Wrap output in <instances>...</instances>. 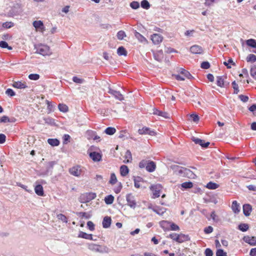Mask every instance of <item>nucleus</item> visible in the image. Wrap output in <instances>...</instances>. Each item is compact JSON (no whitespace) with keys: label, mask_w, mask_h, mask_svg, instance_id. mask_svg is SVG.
<instances>
[{"label":"nucleus","mask_w":256,"mask_h":256,"mask_svg":"<svg viewBox=\"0 0 256 256\" xmlns=\"http://www.w3.org/2000/svg\"><path fill=\"white\" fill-rule=\"evenodd\" d=\"M34 49L36 53L40 54L44 56H50L52 54L50 47L46 45L38 44L34 46Z\"/></svg>","instance_id":"obj_1"},{"label":"nucleus","mask_w":256,"mask_h":256,"mask_svg":"<svg viewBox=\"0 0 256 256\" xmlns=\"http://www.w3.org/2000/svg\"><path fill=\"white\" fill-rule=\"evenodd\" d=\"M172 168H180L178 170V174L182 176L187 177L190 178H196V175L190 169L183 167L180 168L178 166H173Z\"/></svg>","instance_id":"obj_2"},{"label":"nucleus","mask_w":256,"mask_h":256,"mask_svg":"<svg viewBox=\"0 0 256 256\" xmlns=\"http://www.w3.org/2000/svg\"><path fill=\"white\" fill-rule=\"evenodd\" d=\"M22 12V8L21 4H14L8 12V16L10 17H14L20 15Z\"/></svg>","instance_id":"obj_3"},{"label":"nucleus","mask_w":256,"mask_h":256,"mask_svg":"<svg viewBox=\"0 0 256 256\" xmlns=\"http://www.w3.org/2000/svg\"><path fill=\"white\" fill-rule=\"evenodd\" d=\"M96 197V194L94 192H87L82 194L79 198L81 203H86L94 199Z\"/></svg>","instance_id":"obj_4"},{"label":"nucleus","mask_w":256,"mask_h":256,"mask_svg":"<svg viewBox=\"0 0 256 256\" xmlns=\"http://www.w3.org/2000/svg\"><path fill=\"white\" fill-rule=\"evenodd\" d=\"M150 189L152 191V198H155L160 196V192L162 189V186L160 184L152 185Z\"/></svg>","instance_id":"obj_5"},{"label":"nucleus","mask_w":256,"mask_h":256,"mask_svg":"<svg viewBox=\"0 0 256 256\" xmlns=\"http://www.w3.org/2000/svg\"><path fill=\"white\" fill-rule=\"evenodd\" d=\"M126 200L128 202V204L132 208H134L136 206V201L135 198L131 194H128L126 196Z\"/></svg>","instance_id":"obj_6"},{"label":"nucleus","mask_w":256,"mask_h":256,"mask_svg":"<svg viewBox=\"0 0 256 256\" xmlns=\"http://www.w3.org/2000/svg\"><path fill=\"white\" fill-rule=\"evenodd\" d=\"M33 26L36 30L43 32L45 30L43 22L41 20H35L32 23Z\"/></svg>","instance_id":"obj_7"},{"label":"nucleus","mask_w":256,"mask_h":256,"mask_svg":"<svg viewBox=\"0 0 256 256\" xmlns=\"http://www.w3.org/2000/svg\"><path fill=\"white\" fill-rule=\"evenodd\" d=\"M192 140L196 144H199L202 147L204 148H207L209 146V144H210L209 142H204V140H201L200 138H196V137H194V136L192 138Z\"/></svg>","instance_id":"obj_8"},{"label":"nucleus","mask_w":256,"mask_h":256,"mask_svg":"<svg viewBox=\"0 0 256 256\" xmlns=\"http://www.w3.org/2000/svg\"><path fill=\"white\" fill-rule=\"evenodd\" d=\"M151 40L154 44H158L162 42L163 37L159 34H154L151 36Z\"/></svg>","instance_id":"obj_9"},{"label":"nucleus","mask_w":256,"mask_h":256,"mask_svg":"<svg viewBox=\"0 0 256 256\" xmlns=\"http://www.w3.org/2000/svg\"><path fill=\"white\" fill-rule=\"evenodd\" d=\"M70 173L76 176H79L81 174V170L78 166H74L69 170Z\"/></svg>","instance_id":"obj_10"},{"label":"nucleus","mask_w":256,"mask_h":256,"mask_svg":"<svg viewBox=\"0 0 256 256\" xmlns=\"http://www.w3.org/2000/svg\"><path fill=\"white\" fill-rule=\"evenodd\" d=\"M243 240L251 246H256V238L254 236H244Z\"/></svg>","instance_id":"obj_11"},{"label":"nucleus","mask_w":256,"mask_h":256,"mask_svg":"<svg viewBox=\"0 0 256 256\" xmlns=\"http://www.w3.org/2000/svg\"><path fill=\"white\" fill-rule=\"evenodd\" d=\"M191 52L194 54H201L203 52L202 48L198 45H194L190 47Z\"/></svg>","instance_id":"obj_12"},{"label":"nucleus","mask_w":256,"mask_h":256,"mask_svg":"<svg viewBox=\"0 0 256 256\" xmlns=\"http://www.w3.org/2000/svg\"><path fill=\"white\" fill-rule=\"evenodd\" d=\"M138 133L140 134H148L150 136H154L156 134L154 131L150 130L149 128L146 127H144L142 129H140L138 130Z\"/></svg>","instance_id":"obj_13"},{"label":"nucleus","mask_w":256,"mask_h":256,"mask_svg":"<svg viewBox=\"0 0 256 256\" xmlns=\"http://www.w3.org/2000/svg\"><path fill=\"white\" fill-rule=\"evenodd\" d=\"M108 92L113 95L116 98L120 100H124V97L120 92L114 90L110 88Z\"/></svg>","instance_id":"obj_14"},{"label":"nucleus","mask_w":256,"mask_h":256,"mask_svg":"<svg viewBox=\"0 0 256 256\" xmlns=\"http://www.w3.org/2000/svg\"><path fill=\"white\" fill-rule=\"evenodd\" d=\"M90 158L94 162H99L102 159V155L97 152H92L90 154Z\"/></svg>","instance_id":"obj_15"},{"label":"nucleus","mask_w":256,"mask_h":256,"mask_svg":"<svg viewBox=\"0 0 256 256\" xmlns=\"http://www.w3.org/2000/svg\"><path fill=\"white\" fill-rule=\"evenodd\" d=\"M252 210V206L250 204H244L243 206V212L244 214L248 216H249L250 214V212Z\"/></svg>","instance_id":"obj_16"},{"label":"nucleus","mask_w":256,"mask_h":256,"mask_svg":"<svg viewBox=\"0 0 256 256\" xmlns=\"http://www.w3.org/2000/svg\"><path fill=\"white\" fill-rule=\"evenodd\" d=\"M156 168L155 163L152 161H148L146 165V170L149 172H154Z\"/></svg>","instance_id":"obj_17"},{"label":"nucleus","mask_w":256,"mask_h":256,"mask_svg":"<svg viewBox=\"0 0 256 256\" xmlns=\"http://www.w3.org/2000/svg\"><path fill=\"white\" fill-rule=\"evenodd\" d=\"M112 219L110 217L105 216L102 221V226L104 228H108L110 226Z\"/></svg>","instance_id":"obj_18"},{"label":"nucleus","mask_w":256,"mask_h":256,"mask_svg":"<svg viewBox=\"0 0 256 256\" xmlns=\"http://www.w3.org/2000/svg\"><path fill=\"white\" fill-rule=\"evenodd\" d=\"M190 238L188 235H186L182 234H178V242L182 243L183 242L189 240Z\"/></svg>","instance_id":"obj_19"},{"label":"nucleus","mask_w":256,"mask_h":256,"mask_svg":"<svg viewBox=\"0 0 256 256\" xmlns=\"http://www.w3.org/2000/svg\"><path fill=\"white\" fill-rule=\"evenodd\" d=\"M35 192L40 196H43L44 194L43 188L41 184H38L34 188Z\"/></svg>","instance_id":"obj_20"},{"label":"nucleus","mask_w":256,"mask_h":256,"mask_svg":"<svg viewBox=\"0 0 256 256\" xmlns=\"http://www.w3.org/2000/svg\"><path fill=\"white\" fill-rule=\"evenodd\" d=\"M232 208L235 214H238L240 211V206L236 200H234L232 204Z\"/></svg>","instance_id":"obj_21"},{"label":"nucleus","mask_w":256,"mask_h":256,"mask_svg":"<svg viewBox=\"0 0 256 256\" xmlns=\"http://www.w3.org/2000/svg\"><path fill=\"white\" fill-rule=\"evenodd\" d=\"M160 225L164 230H168L170 229V222L162 220L160 222Z\"/></svg>","instance_id":"obj_22"},{"label":"nucleus","mask_w":256,"mask_h":256,"mask_svg":"<svg viewBox=\"0 0 256 256\" xmlns=\"http://www.w3.org/2000/svg\"><path fill=\"white\" fill-rule=\"evenodd\" d=\"M129 170L128 166L126 165H122L120 168V174L122 176H126L128 173Z\"/></svg>","instance_id":"obj_23"},{"label":"nucleus","mask_w":256,"mask_h":256,"mask_svg":"<svg viewBox=\"0 0 256 256\" xmlns=\"http://www.w3.org/2000/svg\"><path fill=\"white\" fill-rule=\"evenodd\" d=\"M100 246L94 244H90L88 246V248L90 250L96 252H102V250H100Z\"/></svg>","instance_id":"obj_24"},{"label":"nucleus","mask_w":256,"mask_h":256,"mask_svg":"<svg viewBox=\"0 0 256 256\" xmlns=\"http://www.w3.org/2000/svg\"><path fill=\"white\" fill-rule=\"evenodd\" d=\"M12 86L14 88H24L26 87V84L22 83L20 82H14Z\"/></svg>","instance_id":"obj_25"},{"label":"nucleus","mask_w":256,"mask_h":256,"mask_svg":"<svg viewBox=\"0 0 256 256\" xmlns=\"http://www.w3.org/2000/svg\"><path fill=\"white\" fill-rule=\"evenodd\" d=\"M180 74L184 78H186L188 79H190L192 78V75L188 71L182 68H180Z\"/></svg>","instance_id":"obj_26"},{"label":"nucleus","mask_w":256,"mask_h":256,"mask_svg":"<svg viewBox=\"0 0 256 256\" xmlns=\"http://www.w3.org/2000/svg\"><path fill=\"white\" fill-rule=\"evenodd\" d=\"M154 56L156 60L158 62H161L163 58L162 51L160 50L158 52L154 53Z\"/></svg>","instance_id":"obj_27"},{"label":"nucleus","mask_w":256,"mask_h":256,"mask_svg":"<svg viewBox=\"0 0 256 256\" xmlns=\"http://www.w3.org/2000/svg\"><path fill=\"white\" fill-rule=\"evenodd\" d=\"M48 142L52 146H58L60 144V141L56 138H49Z\"/></svg>","instance_id":"obj_28"},{"label":"nucleus","mask_w":256,"mask_h":256,"mask_svg":"<svg viewBox=\"0 0 256 256\" xmlns=\"http://www.w3.org/2000/svg\"><path fill=\"white\" fill-rule=\"evenodd\" d=\"M134 36L140 42H147L146 39L142 36L140 34L137 32H134Z\"/></svg>","instance_id":"obj_29"},{"label":"nucleus","mask_w":256,"mask_h":256,"mask_svg":"<svg viewBox=\"0 0 256 256\" xmlns=\"http://www.w3.org/2000/svg\"><path fill=\"white\" fill-rule=\"evenodd\" d=\"M78 237L89 240L92 239V234H88L86 232H80Z\"/></svg>","instance_id":"obj_30"},{"label":"nucleus","mask_w":256,"mask_h":256,"mask_svg":"<svg viewBox=\"0 0 256 256\" xmlns=\"http://www.w3.org/2000/svg\"><path fill=\"white\" fill-rule=\"evenodd\" d=\"M114 200V196L110 194L108 196H107L104 198V202L106 204H112Z\"/></svg>","instance_id":"obj_31"},{"label":"nucleus","mask_w":256,"mask_h":256,"mask_svg":"<svg viewBox=\"0 0 256 256\" xmlns=\"http://www.w3.org/2000/svg\"><path fill=\"white\" fill-rule=\"evenodd\" d=\"M246 44L253 48H256V40L254 39H249L246 41Z\"/></svg>","instance_id":"obj_32"},{"label":"nucleus","mask_w":256,"mask_h":256,"mask_svg":"<svg viewBox=\"0 0 256 256\" xmlns=\"http://www.w3.org/2000/svg\"><path fill=\"white\" fill-rule=\"evenodd\" d=\"M117 53L119 56H124L127 55V52L123 46H120L117 50Z\"/></svg>","instance_id":"obj_33"},{"label":"nucleus","mask_w":256,"mask_h":256,"mask_svg":"<svg viewBox=\"0 0 256 256\" xmlns=\"http://www.w3.org/2000/svg\"><path fill=\"white\" fill-rule=\"evenodd\" d=\"M116 132V130L114 128L112 127H108L104 130V132L108 135H112Z\"/></svg>","instance_id":"obj_34"},{"label":"nucleus","mask_w":256,"mask_h":256,"mask_svg":"<svg viewBox=\"0 0 256 256\" xmlns=\"http://www.w3.org/2000/svg\"><path fill=\"white\" fill-rule=\"evenodd\" d=\"M216 84L220 87L224 86V82L222 76H218L216 78Z\"/></svg>","instance_id":"obj_35"},{"label":"nucleus","mask_w":256,"mask_h":256,"mask_svg":"<svg viewBox=\"0 0 256 256\" xmlns=\"http://www.w3.org/2000/svg\"><path fill=\"white\" fill-rule=\"evenodd\" d=\"M206 187L210 190H215L218 187V185L212 182H209Z\"/></svg>","instance_id":"obj_36"},{"label":"nucleus","mask_w":256,"mask_h":256,"mask_svg":"<svg viewBox=\"0 0 256 256\" xmlns=\"http://www.w3.org/2000/svg\"><path fill=\"white\" fill-rule=\"evenodd\" d=\"M59 110L60 112H65L68 111V107L66 105L63 104H60L58 106Z\"/></svg>","instance_id":"obj_37"},{"label":"nucleus","mask_w":256,"mask_h":256,"mask_svg":"<svg viewBox=\"0 0 256 256\" xmlns=\"http://www.w3.org/2000/svg\"><path fill=\"white\" fill-rule=\"evenodd\" d=\"M248 62H255L256 61V56L254 54H250L246 58Z\"/></svg>","instance_id":"obj_38"},{"label":"nucleus","mask_w":256,"mask_h":256,"mask_svg":"<svg viewBox=\"0 0 256 256\" xmlns=\"http://www.w3.org/2000/svg\"><path fill=\"white\" fill-rule=\"evenodd\" d=\"M181 186L184 189L190 188L193 186V184L190 182H184L182 184Z\"/></svg>","instance_id":"obj_39"},{"label":"nucleus","mask_w":256,"mask_h":256,"mask_svg":"<svg viewBox=\"0 0 256 256\" xmlns=\"http://www.w3.org/2000/svg\"><path fill=\"white\" fill-rule=\"evenodd\" d=\"M141 6L146 10L150 8V4L147 0H143L141 2Z\"/></svg>","instance_id":"obj_40"},{"label":"nucleus","mask_w":256,"mask_h":256,"mask_svg":"<svg viewBox=\"0 0 256 256\" xmlns=\"http://www.w3.org/2000/svg\"><path fill=\"white\" fill-rule=\"evenodd\" d=\"M248 228V225L246 224H240L238 225V229L242 232H246Z\"/></svg>","instance_id":"obj_41"},{"label":"nucleus","mask_w":256,"mask_h":256,"mask_svg":"<svg viewBox=\"0 0 256 256\" xmlns=\"http://www.w3.org/2000/svg\"><path fill=\"white\" fill-rule=\"evenodd\" d=\"M0 47L2 48H7L9 50L12 49V47L9 46L6 42L3 40L0 42Z\"/></svg>","instance_id":"obj_42"},{"label":"nucleus","mask_w":256,"mask_h":256,"mask_svg":"<svg viewBox=\"0 0 256 256\" xmlns=\"http://www.w3.org/2000/svg\"><path fill=\"white\" fill-rule=\"evenodd\" d=\"M126 36L125 32L123 30H120L117 33V38L119 40H123Z\"/></svg>","instance_id":"obj_43"},{"label":"nucleus","mask_w":256,"mask_h":256,"mask_svg":"<svg viewBox=\"0 0 256 256\" xmlns=\"http://www.w3.org/2000/svg\"><path fill=\"white\" fill-rule=\"evenodd\" d=\"M250 76L256 80V66H252L250 70Z\"/></svg>","instance_id":"obj_44"},{"label":"nucleus","mask_w":256,"mask_h":256,"mask_svg":"<svg viewBox=\"0 0 256 256\" xmlns=\"http://www.w3.org/2000/svg\"><path fill=\"white\" fill-rule=\"evenodd\" d=\"M13 26H14V24L12 22H7L3 23L2 24V28H10Z\"/></svg>","instance_id":"obj_45"},{"label":"nucleus","mask_w":256,"mask_h":256,"mask_svg":"<svg viewBox=\"0 0 256 256\" xmlns=\"http://www.w3.org/2000/svg\"><path fill=\"white\" fill-rule=\"evenodd\" d=\"M55 164L54 162H50L46 165V172L44 174H47L48 170L50 169H52L54 164Z\"/></svg>","instance_id":"obj_46"},{"label":"nucleus","mask_w":256,"mask_h":256,"mask_svg":"<svg viewBox=\"0 0 256 256\" xmlns=\"http://www.w3.org/2000/svg\"><path fill=\"white\" fill-rule=\"evenodd\" d=\"M78 214L79 216L86 219H88L90 218V214L85 212H80Z\"/></svg>","instance_id":"obj_47"},{"label":"nucleus","mask_w":256,"mask_h":256,"mask_svg":"<svg viewBox=\"0 0 256 256\" xmlns=\"http://www.w3.org/2000/svg\"><path fill=\"white\" fill-rule=\"evenodd\" d=\"M190 117L192 120L194 122H198L200 120L198 116L196 114H192L190 115Z\"/></svg>","instance_id":"obj_48"},{"label":"nucleus","mask_w":256,"mask_h":256,"mask_svg":"<svg viewBox=\"0 0 256 256\" xmlns=\"http://www.w3.org/2000/svg\"><path fill=\"white\" fill-rule=\"evenodd\" d=\"M117 182L116 177L114 174L112 173L110 175V183L112 184H115Z\"/></svg>","instance_id":"obj_49"},{"label":"nucleus","mask_w":256,"mask_h":256,"mask_svg":"<svg viewBox=\"0 0 256 256\" xmlns=\"http://www.w3.org/2000/svg\"><path fill=\"white\" fill-rule=\"evenodd\" d=\"M57 218L58 220H61L62 222L66 223L68 222L66 217L63 214H60L57 215Z\"/></svg>","instance_id":"obj_50"},{"label":"nucleus","mask_w":256,"mask_h":256,"mask_svg":"<svg viewBox=\"0 0 256 256\" xmlns=\"http://www.w3.org/2000/svg\"><path fill=\"white\" fill-rule=\"evenodd\" d=\"M232 86L233 88L234 89V94H238L239 92L238 86V84L236 83V81H234L232 82Z\"/></svg>","instance_id":"obj_51"},{"label":"nucleus","mask_w":256,"mask_h":256,"mask_svg":"<svg viewBox=\"0 0 256 256\" xmlns=\"http://www.w3.org/2000/svg\"><path fill=\"white\" fill-rule=\"evenodd\" d=\"M216 256H227V254L222 249H218L216 252Z\"/></svg>","instance_id":"obj_52"},{"label":"nucleus","mask_w":256,"mask_h":256,"mask_svg":"<svg viewBox=\"0 0 256 256\" xmlns=\"http://www.w3.org/2000/svg\"><path fill=\"white\" fill-rule=\"evenodd\" d=\"M130 6L132 9L136 10L140 7V4L138 2L134 1L130 4Z\"/></svg>","instance_id":"obj_53"},{"label":"nucleus","mask_w":256,"mask_h":256,"mask_svg":"<svg viewBox=\"0 0 256 256\" xmlns=\"http://www.w3.org/2000/svg\"><path fill=\"white\" fill-rule=\"evenodd\" d=\"M28 78L31 80H38L40 78V76L39 74H30L29 76H28Z\"/></svg>","instance_id":"obj_54"},{"label":"nucleus","mask_w":256,"mask_h":256,"mask_svg":"<svg viewBox=\"0 0 256 256\" xmlns=\"http://www.w3.org/2000/svg\"><path fill=\"white\" fill-rule=\"evenodd\" d=\"M168 237L170 238L172 240L178 242V234L172 233V234H170Z\"/></svg>","instance_id":"obj_55"},{"label":"nucleus","mask_w":256,"mask_h":256,"mask_svg":"<svg viewBox=\"0 0 256 256\" xmlns=\"http://www.w3.org/2000/svg\"><path fill=\"white\" fill-rule=\"evenodd\" d=\"M44 121L45 123H46V124H54V120L50 117L44 118Z\"/></svg>","instance_id":"obj_56"},{"label":"nucleus","mask_w":256,"mask_h":256,"mask_svg":"<svg viewBox=\"0 0 256 256\" xmlns=\"http://www.w3.org/2000/svg\"><path fill=\"white\" fill-rule=\"evenodd\" d=\"M200 66L203 69H208L210 67V64L208 62H204L201 64Z\"/></svg>","instance_id":"obj_57"},{"label":"nucleus","mask_w":256,"mask_h":256,"mask_svg":"<svg viewBox=\"0 0 256 256\" xmlns=\"http://www.w3.org/2000/svg\"><path fill=\"white\" fill-rule=\"evenodd\" d=\"M72 80L76 84H82L84 82L83 79L80 78L77 76H74L72 78Z\"/></svg>","instance_id":"obj_58"},{"label":"nucleus","mask_w":256,"mask_h":256,"mask_svg":"<svg viewBox=\"0 0 256 256\" xmlns=\"http://www.w3.org/2000/svg\"><path fill=\"white\" fill-rule=\"evenodd\" d=\"M159 116H161L165 118H168L170 117V114L165 112L160 111Z\"/></svg>","instance_id":"obj_59"},{"label":"nucleus","mask_w":256,"mask_h":256,"mask_svg":"<svg viewBox=\"0 0 256 256\" xmlns=\"http://www.w3.org/2000/svg\"><path fill=\"white\" fill-rule=\"evenodd\" d=\"M170 228L172 230H180L179 226L174 223L170 222Z\"/></svg>","instance_id":"obj_60"},{"label":"nucleus","mask_w":256,"mask_h":256,"mask_svg":"<svg viewBox=\"0 0 256 256\" xmlns=\"http://www.w3.org/2000/svg\"><path fill=\"white\" fill-rule=\"evenodd\" d=\"M87 226H88V228H89V230L91 231H93L94 230V224L91 221H88L87 222Z\"/></svg>","instance_id":"obj_61"},{"label":"nucleus","mask_w":256,"mask_h":256,"mask_svg":"<svg viewBox=\"0 0 256 256\" xmlns=\"http://www.w3.org/2000/svg\"><path fill=\"white\" fill-rule=\"evenodd\" d=\"M148 160H142L140 163H139V166L140 168H144L146 167L147 164L148 162Z\"/></svg>","instance_id":"obj_62"},{"label":"nucleus","mask_w":256,"mask_h":256,"mask_svg":"<svg viewBox=\"0 0 256 256\" xmlns=\"http://www.w3.org/2000/svg\"><path fill=\"white\" fill-rule=\"evenodd\" d=\"M204 254L206 256H212L213 252L211 249L207 248L205 250Z\"/></svg>","instance_id":"obj_63"},{"label":"nucleus","mask_w":256,"mask_h":256,"mask_svg":"<svg viewBox=\"0 0 256 256\" xmlns=\"http://www.w3.org/2000/svg\"><path fill=\"white\" fill-rule=\"evenodd\" d=\"M213 231V228L211 226L206 227L204 229V232L206 234H209L212 232Z\"/></svg>","instance_id":"obj_64"}]
</instances>
